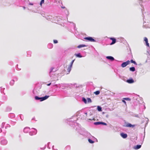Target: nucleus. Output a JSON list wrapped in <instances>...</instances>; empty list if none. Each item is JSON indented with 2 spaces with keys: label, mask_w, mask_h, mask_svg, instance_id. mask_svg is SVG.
Listing matches in <instances>:
<instances>
[{
  "label": "nucleus",
  "mask_w": 150,
  "mask_h": 150,
  "mask_svg": "<svg viewBox=\"0 0 150 150\" xmlns=\"http://www.w3.org/2000/svg\"><path fill=\"white\" fill-rule=\"evenodd\" d=\"M77 118L75 116H73L71 118H69L67 120L68 123L70 125L74 127L77 126L78 124L75 122Z\"/></svg>",
  "instance_id": "f257e3e1"
},
{
  "label": "nucleus",
  "mask_w": 150,
  "mask_h": 150,
  "mask_svg": "<svg viewBox=\"0 0 150 150\" xmlns=\"http://www.w3.org/2000/svg\"><path fill=\"white\" fill-rule=\"evenodd\" d=\"M77 115L79 116L81 119H85L87 117V113L86 112H83L80 111L77 112Z\"/></svg>",
  "instance_id": "f03ea898"
},
{
  "label": "nucleus",
  "mask_w": 150,
  "mask_h": 150,
  "mask_svg": "<svg viewBox=\"0 0 150 150\" xmlns=\"http://www.w3.org/2000/svg\"><path fill=\"white\" fill-rule=\"evenodd\" d=\"M76 129L80 134L84 136H86V134L87 132L85 131V129L84 128H81L79 127H76Z\"/></svg>",
  "instance_id": "7ed1b4c3"
},
{
  "label": "nucleus",
  "mask_w": 150,
  "mask_h": 150,
  "mask_svg": "<svg viewBox=\"0 0 150 150\" xmlns=\"http://www.w3.org/2000/svg\"><path fill=\"white\" fill-rule=\"evenodd\" d=\"M49 97V96L47 95L43 97H39L38 96H35V99L36 100H39L40 101H42L47 99Z\"/></svg>",
  "instance_id": "20e7f679"
},
{
  "label": "nucleus",
  "mask_w": 150,
  "mask_h": 150,
  "mask_svg": "<svg viewBox=\"0 0 150 150\" xmlns=\"http://www.w3.org/2000/svg\"><path fill=\"white\" fill-rule=\"evenodd\" d=\"M82 100L83 102L85 104H87V103H91L92 102V100L91 98H87V100L84 97H82Z\"/></svg>",
  "instance_id": "39448f33"
},
{
  "label": "nucleus",
  "mask_w": 150,
  "mask_h": 150,
  "mask_svg": "<svg viewBox=\"0 0 150 150\" xmlns=\"http://www.w3.org/2000/svg\"><path fill=\"white\" fill-rule=\"evenodd\" d=\"M32 130L29 132V134L30 136H32L36 134L37 133V130L36 129L33 128Z\"/></svg>",
  "instance_id": "423d86ee"
},
{
  "label": "nucleus",
  "mask_w": 150,
  "mask_h": 150,
  "mask_svg": "<svg viewBox=\"0 0 150 150\" xmlns=\"http://www.w3.org/2000/svg\"><path fill=\"white\" fill-rule=\"evenodd\" d=\"M84 39L91 42H96V41L91 37H86Z\"/></svg>",
  "instance_id": "0eeeda50"
},
{
  "label": "nucleus",
  "mask_w": 150,
  "mask_h": 150,
  "mask_svg": "<svg viewBox=\"0 0 150 150\" xmlns=\"http://www.w3.org/2000/svg\"><path fill=\"white\" fill-rule=\"evenodd\" d=\"M130 63V61L129 60H127L126 62H123L121 64V66L124 68L126 67L127 65L129 64Z\"/></svg>",
  "instance_id": "6e6552de"
},
{
  "label": "nucleus",
  "mask_w": 150,
  "mask_h": 150,
  "mask_svg": "<svg viewBox=\"0 0 150 150\" xmlns=\"http://www.w3.org/2000/svg\"><path fill=\"white\" fill-rule=\"evenodd\" d=\"M94 124L95 125H107V124L103 122H97L94 123Z\"/></svg>",
  "instance_id": "1a4fd4ad"
},
{
  "label": "nucleus",
  "mask_w": 150,
  "mask_h": 150,
  "mask_svg": "<svg viewBox=\"0 0 150 150\" xmlns=\"http://www.w3.org/2000/svg\"><path fill=\"white\" fill-rule=\"evenodd\" d=\"M109 39L110 40H112V42L110 44V45H113L116 42L117 40L115 38H114L111 37L109 38Z\"/></svg>",
  "instance_id": "9d476101"
},
{
  "label": "nucleus",
  "mask_w": 150,
  "mask_h": 150,
  "mask_svg": "<svg viewBox=\"0 0 150 150\" xmlns=\"http://www.w3.org/2000/svg\"><path fill=\"white\" fill-rule=\"evenodd\" d=\"M106 58L110 60L111 61H113L114 60H115L116 61H118L117 60L115 59L112 56H107L106 57Z\"/></svg>",
  "instance_id": "9b49d317"
},
{
  "label": "nucleus",
  "mask_w": 150,
  "mask_h": 150,
  "mask_svg": "<svg viewBox=\"0 0 150 150\" xmlns=\"http://www.w3.org/2000/svg\"><path fill=\"white\" fill-rule=\"evenodd\" d=\"M126 82L129 83L131 84L134 82V81L132 78H130L129 79H127Z\"/></svg>",
  "instance_id": "f8f14e48"
},
{
  "label": "nucleus",
  "mask_w": 150,
  "mask_h": 150,
  "mask_svg": "<svg viewBox=\"0 0 150 150\" xmlns=\"http://www.w3.org/2000/svg\"><path fill=\"white\" fill-rule=\"evenodd\" d=\"M8 142L6 139H2L1 141V144L3 145H5L7 144Z\"/></svg>",
  "instance_id": "ddd939ff"
},
{
  "label": "nucleus",
  "mask_w": 150,
  "mask_h": 150,
  "mask_svg": "<svg viewBox=\"0 0 150 150\" xmlns=\"http://www.w3.org/2000/svg\"><path fill=\"white\" fill-rule=\"evenodd\" d=\"M125 126L127 127H133L135 126V125H133L130 123H127Z\"/></svg>",
  "instance_id": "4468645a"
},
{
  "label": "nucleus",
  "mask_w": 150,
  "mask_h": 150,
  "mask_svg": "<svg viewBox=\"0 0 150 150\" xmlns=\"http://www.w3.org/2000/svg\"><path fill=\"white\" fill-rule=\"evenodd\" d=\"M144 40L146 43V45L148 47H149V45L148 42V39L146 37L144 38Z\"/></svg>",
  "instance_id": "2eb2a0df"
},
{
  "label": "nucleus",
  "mask_w": 150,
  "mask_h": 150,
  "mask_svg": "<svg viewBox=\"0 0 150 150\" xmlns=\"http://www.w3.org/2000/svg\"><path fill=\"white\" fill-rule=\"evenodd\" d=\"M121 136L123 138H126L127 137V134L122 132L120 133Z\"/></svg>",
  "instance_id": "dca6fc26"
},
{
  "label": "nucleus",
  "mask_w": 150,
  "mask_h": 150,
  "mask_svg": "<svg viewBox=\"0 0 150 150\" xmlns=\"http://www.w3.org/2000/svg\"><path fill=\"white\" fill-rule=\"evenodd\" d=\"M141 146H142L141 145H137L135 146H134L133 147V149L135 150H137L140 148L141 147Z\"/></svg>",
  "instance_id": "f3484780"
},
{
  "label": "nucleus",
  "mask_w": 150,
  "mask_h": 150,
  "mask_svg": "<svg viewBox=\"0 0 150 150\" xmlns=\"http://www.w3.org/2000/svg\"><path fill=\"white\" fill-rule=\"evenodd\" d=\"M30 128L29 127H26L23 129V132L24 133H27L30 130Z\"/></svg>",
  "instance_id": "a211bd4d"
},
{
  "label": "nucleus",
  "mask_w": 150,
  "mask_h": 150,
  "mask_svg": "<svg viewBox=\"0 0 150 150\" xmlns=\"http://www.w3.org/2000/svg\"><path fill=\"white\" fill-rule=\"evenodd\" d=\"M54 69V68L53 67H52L50 69V72H49V74H50H50L52 72H54L56 71V70H53V69Z\"/></svg>",
  "instance_id": "6ab92c4d"
},
{
  "label": "nucleus",
  "mask_w": 150,
  "mask_h": 150,
  "mask_svg": "<svg viewBox=\"0 0 150 150\" xmlns=\"http://www.w3.org/2000/svg\"><path fill=\"white\" fill-rule=\"evenodd\" d=\"M87 45H85L84 44H81L79 45L77 47L79 48H81L84 47H86Z\"/></svg>",
  "instance_id": "aec40b11"
},
{
  "label": "nucleus",
  "mask_w": 150,
  "mask_h": 150,
  "mask_svg": "<svg viewBox=\"0 0 150 150\" xmlns=\"http://www.w3.org/2000/svg\"><path fill=\"white\" fill-rule=\"evenodd\" d=\"M75 55L77 57L79 58L82 57L83 56L81 54V53H79L77 54H75Z\"/></svg>",
  "instance_id": "412c9836"
},
{
  "label": "nucleus",
  "mask_w": 150,
  "mask_h": 150,
  "mask_svg": "<svg viewBox=\"0 0 150 150\" xmlns=\"http://www.w3.org/2000/svg\"><path fill=\"white\" fill-rule=\"evenodd\" d=\"M53 45L51 43H49L47 45V47L49 49H51L53 47Z\"/></svg>",
  "instance_id": "4be33fe9"
},
{
  "label": "nucleus",
  "mask_w": 150,
  "mask_h": 150,
  "mask_svg": "<svg viewBox=\"0 0 150 150\" xmlns=\"http://www.w3.org/2000/svg\"><path fill=\"white\" fill-rule=\"evenodd\" d=\"M15 82V80L14 79H12L11 81L10 82V85L11 86H13Z\"/></svg>",
  "instance_id": "5701e85b"
},
{
  "label": "nucleus",
  "mask_w": 150,
  "mask_h": 150,
  "mask_svg": "<svg viewBox=\"0 0 150 150\" xmlns=\"http://www.w3.org/2000/svg\"><path fill=\"white\" fill-rule=\"evenodd\" d=\"M129 70L131 71L134 72L136 70L135 68L134 67H133L129 68Z\"/></svg>",
  "instance_id": "b1692460"
},
{
  "label": "nucleus",
  "mask_w": 150,
  "mask_h": 150,
  "mask_svg": "<svg viewBox=\"0 0 150 150\" xmlns=\"http://www.w3.org/2000/svg\"><path fill=\"white\" fill-rule=\"evenodd\" d=\"M97 109L100 112L102 111V108L101 107L99 106H97Z\"/></svg>",
  "instance_id": "393cba45"
},
{
  "label": "nucleus",
  "mask_w": 150,
  "mask_h": 150,
  "mask_svg": "<svg viewBox=\"0 0 150 150\" xmlns=\"http://www.w3.org/2000/svg\"><path fill=\"white\" fill-rule=\"evenodd\" d=\"M88 142L91 144H93L94 143V141L91 139L89 138L88 139Z\"/></svg>",
  "instance_id": "a878e982"
},
{
  "label": "nucleus",
  "mask_w": 150,
  "mask_h": 150,
  "mask_svg": "<svg viewBox=\"0 0 150 150\" xmlns=\"http://www.w3.org/2000/svg\"><path fill=\"white\" fill-rule=\"evenodd\" d=\"M130 61L131 63H133L135 65H137V64L136 62L135 61H134L133 59H131Z\"/></svg>",
  "instance_id": "bb28decb"
},
{
  "label": "nucleus",
  "mask_w": 150,
  "mask_h": 150,
  "mask_svg": "<svg viewBox=\"0 0 150 150\" xmlns=\"http://www.w3.org/2000/svg\"><path fill=\"white\" fill-rule=\"evenodd\" d=\"M75 59H74V60H73L71 62V63H70V64L69 66V67H72V65H73V64L75 61Z\"/></svg>",
  "instance_id": "cd10ccee"
},
{
  "label": "nucleus",
  "mask_w": 150,
  "mask_h": 150,
  "mask_svg": "<svg viewBox=\"0 0 150 150\" xmlns=\"http://www.w3.org/2000/svg\"><path fill=\"white\" fill-rule=\"evenodd\" d=\"M100 93V92L99 91H97L94 92V93L96 95H98Z\"/></svg>",
  "instance_id": "c85d7f7f"
},
{
  "label": "nucleus",
  "mask_w": 150,
  "mask_h": 150,
  "mask_svg": "<svg viewBox=\"0 0 150 150\" xmlns=\"http://www.w3.org/2000/svg\"><path fill=\"white\" fill-rule=\"evenodd\" d=\"M71 67H69L67 68V71L68 72V73H67V74H68L69 73H70L71 70Z\"/></svg>",
  "instance_id": "c756f323"
},
{
  "label": "nucleus",
  "mask_w": 150,
  "mask_h": 150,
  "mask_svg": "<svg viewBox=\"0 0 150 150\" xmlns=\"http://www.w3.org/2000/svg\"><path fill=\"white\" fill-rule=\"evenodd\" d=\"M124 99L126 100L130 101L131 100L130 98H124Z\"/></svg>",
  "instance_id": "7c9ffc66"
},
{
  "label": "nucleus",
  "mask_w": 150,
  "mask_h": 150,
  "mask_svg": "<svg viewBox=\"0 0 150 150\" xmlns=\"http://www.w3.org/2000/svg\"><path fill=\"white\" fill-rule=\"evenodd\" d=\"M5 89L4 88H1V93H3L4 94H5V93H4V91Z\"/></svg>",
  "instance_id": "2f4dec72"
},
{
  "label": "nucleus",
  "mask_w": 150,
  "mask_h": 150,
  "mask_svg": "<svg viewBox=\"0 0 150 150\" xmlns=\"http://www.w3.org/2000/svg\"><path fill=\"white\" fill-rule=\"evenodd\" d=\"M44 2V0H41L40 3V5L42 6V4Z\"/></svg>",
  "instance_id": "473e14b6"
},
{
  "label": "nucleus",
  "mask_w": 150,
  "mask_h": 150,
  "mask_svg": "<svg viewBox=\"0 0 150 150\" xmlns=\"http://www.w3.org/2000/svg\"><path fill=\"white\" fill-rule=\"evenodd\" d=\"M4 125H5L4 122H3L2 123L1 125V128H3L4 127Z\"/></svg>",
  "instance_id": "72a5a7b5"
},
{
  "label": "nucleus",
  "mask_w": 150,
  "mask_h": 150,
  "mask_svg": "<svg viewBox=\"0 0 150 150\" xmlns=\"http://www.w3.org/2000/svg\"><path fill=\"white\" fill-rule=\"evenodd\" d=\"M53 42L54 44H56L58 43V42L57 40H53Z\"/></svg>",
  "instance_id": "f704fd0d"
},
{
  "label": "nucleus",
  "mask_w": 150,
  "mask_h": 150,
  "mask_svg": "<svg viewBox=\"0 0 150 150\" xmlns=\"http://www.w3.org/2000/svg\"><path fill=\"white\" fill-rule=\"evenodd\" d=\"M18 78L17 77H15L13 78V79H14V80H15V81H18Z\"/></svg>",
  "instance_id": "c9c22d12"
},
{
  "label": "nucleus",
  "mask_w": 150,
  "mask_h": 150,
  "mask_svg": "<svg viewBox=\"0 0 150 150\" xmlns=\"http://www.w3.org/2000/svg\"><path fill=\"white\" fill-rule=\"evenodd\" d=\"M22 116H23V115H20L19 116L20 117L21 119V120H23V117H22Z\"/></svg>",
  "instance_id": "e433bc0d"
},
{
  "label": "nucleus",
  "mask_w": 150,
  "mask_h": 150,
  "mask_svg": "<svg viewBox=\"0 0 150 150\" xmlns=\"http://www.w3.org/2000/svg\"><path fill=\"white\" fill-rule=\"evenodd\" d=\"M50 143V142H49L47 144V148L50 149V147L49 146V144Z\"/></svg>",
  "instance_id": "4c0bfd02"
},
{
  "label": "nucleus",
  "mask_w": 150,
  "mask_h": 150,
  "mask_svg": "<svg viewBox=\"0 0 150 150\" xmlns=\"http://www.w3.org/2000/svg\"><path fill=\"white\" fill-rule=\"evenodd\" d=\"M66 148L67 149H69L70 148V146H66Z\"/></svg>",
  "instance_id": "58836bf2"
},
{
  "label": "nucleus",
  "mask_w": 150,
  "mask_h": 150,
  "mask_svg": "<svg viewBox=\"0 0 150 150\" xmlns=\"http://www.w3.org/2000/svg\"><path fill=\"white\" fill-rule=\"evenodd\" d=\"M69 23H72L74 25V27H75V24H74L73 22H69Z\"/></svg>",
  "instance_id": "ea45409f"
},
{
  "label": "nucleus",
  "mask_w": 150,
  "mask_h": 150,
  "mask_svg": "<svg viewBox=\"0 0 150 150\" xmlns=\"http://www.w3.org/2000/svg\"><path fill=\"white\" fill-rule=\"evenodd\" d=\"M66 11L67 12V13H66V15L67 16H68V14H69V13H68V11L66 9Z\"/></svg>",
  "instance_id": "a19ab883"
},
{
  "label": "nucleus",
  "mask_w": 150,
  "mask_h": 150,
  "mask_svg": "<svg viewBox=\"0 0 150 150\" xmlns=\"http://www.w3.org/2000/svg\"><path fill=\"white\" fill-rule=\"evenodd\" d=\"M54 146H52V149H53V150H57V149H54Z\"/></svg>",
  "instance_id": "79ce46f5"
},
{
  "label": "nucleus",
  "mask_w": 150,
  "mask_h": 150,
  "mask_svg": "<svg viewBox=\"0 0 150 150\" xmlns=\"http://www.w3.org/2000/svg\"><path fill=\"white\" fill-rule=\"evenodd\" d=\"M18 65L17 64V69H18V70H20L21 69L18 68Z\"/></svg>",
  "instance_id": "37998d69"
},
{
  "label": "nucleus",
  "mask_w": 150,
  "mask_h": 150,
  "mask_svg": "<svg viewBox=\"0 0 150 150\" xmlns=\"http://www.w3.org/2000/svg\"><path fill=\"white\" fill-rule=\"evenodd\" d=\"M33 3H30V2L29 3V5H33Z\"/></svg>",
  "instance_id": "c03bdc74"
},
{
  "label": "nucleus",
  "mask_w": 150,
  "mask_h": 150,
  "mask_svg": "<svg viewBox=\"0 0 150 150\" xmlns=\"http://www.w3.org/2000/svg\"><path fill=\"white\" fill-rule=\"evenodd\" d=\"M31 10L33 12H34V13H37V11H34L33 10Z\"/></svg>",
  "instance_id": "a18cd8bd"
},
{
  "label": "nucleus",
  "mask_w": 150,
  "mask_h": 150,
  "mask_svg": "<svg viewBox=\"0 0 150 150\" xmlns=\"http://www.w3.org/2000/svg\"><path fill=\"white\" fill-rule=\"evenodd\" d=\"M51 83H48V84H47V86H50L51 85Z\"/></svg>",
  "instance_id": "49530a36"
},
{
  "label": "nucleus",
  "mask_w": 150,
  "mask_h": 150,
  "mask_svg": "<svg viewBox=\"0 0 150 150\" xmlns=\"http://www.w3.org/2000/svg\"><path fill=\"white\" fill-rule=\"evenodd\" d=\"M147 123H146V125H145V126H146V125H147V124H148V120H149L148 119V118H147Z\"/></svg>",
  "instance_id": "de8ad7c7"
},
{
  "label": "nucleus",
  "mask_w": 150,
  "mask_h": 150,
  "mask_svg": "<svg viewBox=\"0 0 150 150\" xmlns=\"http://www.w3.org/2000/svg\"><path fill=\"white\" fill-rule=\"evenodd\" d=\"M122 102L125 103H126V101L125 100H122Z\"/></svg>",
  "instance_id": "09e8293b"
},
{
  "label": "nucleus",
  "mask_w": 150,
  "mask_h": 150,
  "mask_svg": "<svg viewBox=\"0 0 150 150\" xmlns=\"http://www.w3.org/2000/svg\"><path fill=\"white\" fill-rule=\"evenodd\" d=\"M61 8H65V7L64 6H61Z\"/></svg>",
  "instance_id": "8fccbe9b"
},
{
  "label": "nucleus",
  "mask_w": 150,
  "mask_h": 150,
  "mask_svg": "<svg viewBox=\"0 0 150 150\" xmlns=\"http://www.w3.org/2000/svg\"><path fill=\"white\" fill-rule=\"evenodd\" d=\"M2 132V130L0 128V132Z\"/></svg>",
  "instance_id": "3c124183"
},
{
  "label": "nucleus",
  "mask_w": 150,
  "mask_h": 150,
  "mask_svg": "<svg viewBox=\"0 0 150 150\" xmlns=\"http://www.w3.org/2000/svg\"><path fill=\"white\" fill-rule=\"evenodd\" d=\"M28 53H30V52H29H29H27V53L28 54Z\"/></svg>",
  "instance_id": "603ef678"
},
{
  "label": "nucleus",
  "mask_w": 150,
  "mask_h": 150,
  "mask_svg": "<svg viewBox=\"0 0 150 150\" xmlns=\"http://www.w3.org/2000/svg\"><path fill=\"white\" fill-rule=\"evenodd\" d=\"M23 9H25V6H23Z\"/></svg>",
  "instance_id": "864d4df0"
},
{
  "label": "nucleus",
  "mask_w": 150,
  "mask_h": 150,
  "mask_svg": "<svg viewBox=\"0 0 150 150\" xmlns=\"http://www.w3.org/2000/svg\"><path fill=\"white\" fill-rule=\"evenodd\" d=\"M88 120H92V119H88Z\"/></svg>",
  "instance_id": "5fc2aeb1"
},
{
  "label": "nucleus",
  "mask_w": 150,
  "mask_h": 150,
  "mask_svg": "<svg viewBox=\"0 0 150 150\" xmlns=\"http://www.w3.org/2000/svg\"><path fill=\"white\" fill-rule=\"evenodd\" d=\"M143 20H144V18H143ZM144 21V22L143 23L144 24V23H146V22L145 21Z\"/></svg>",
  "instance_id": "6e6d98bb"
},
{
  "label": "nucleus",
  "mask_w": 150,
  "mask_h": 150,
  "mask_svg": "<svg viewBox=\"0 0 150 150\" xmlns=\"http://www.w3.org/2000/svg\"><path fill=\"white\" fill-rule=\"evenodd\" d=\"M35 90V89H34V90H33V93H34V92Z\"/></svg>",
  "instance_id": "4d7b16f0"
},
{
  "label": "nucleus",
  "mask_w": 150,
  "mask_h": 150,
  "mask_svg": "<svg viewBox=\"0 0 150 150\" xmlns=\"http://www.w3.org/2000/svg\"><path fill=\"white\" fill-rule=\"evenodd\" d=\"M108 115H107L106 116V117H108Z\"/></svg>",
  "instance_id": "13d9d810"
},
{
  "label": "nucleus",
  "mask_w": 150,
  "mask_h": 150,
  "mask_svg": "<svg viewBox=\"0 0 150 150\" xmlns=\"http://www.w3.org/2000/svg\"><path fill=\"white\" fill-rule=\"evenodd\" d=\"M144 137H145V135L144 136V137H143V140L144 139Z\"/></svg>",
  "instance_id": "bf43d9fd"
},
{
  "label": "nucleus",
  "mask_w": 150,
  "mask_h": 150,
  "mask_svg": "<svg viewBox=\"0 0 150 150\" xmlns=\"http://www.w3.org/2000/svg\"><path fill=\"white\" fill-rule=\"evenodd\" d=\"M143 10L142 9V12L143 13Z\"/></svg>",
  "instance_id": "052dcab7"
},
{
  "label": "nucleus",
  "mask_w": 150,
  "mask_h": 150,
  "mask_svg": "<svg viewBox=\"0 0 150 150\" xmlns=\"http://www.w3.org/2000/svg\"><path fill=\"white\" fill-rule=\"evenodd\" d=\"M31 56V54H29V56Z\"/></svg>",
  "instance_id": "680f3d73"
},
{
  "label": "nucleus",
  "mask_w": 150,
  "mask_h": 150,
  "mask_svg": "<svg viewBox=\"0 0 150 150\" xmlns=\"http://www.w3.org/2000/svg\"><path fill=\"white\" fill-rule=\"evenodd\" d=\"M34 118H32V120H34Z\"/></svg>",
  "instance_id": "e2e57ef3"
},
{
  "label": "nucleus",
  "mask_w": 150,
  "mask_h": 150,
  "mask_svg": "<svg viewBox=\"0 0 150 150\" xmlns=\"http://www.w3.org/2000/svg\"><path fill=\"white\" fill-rule=\"evenodd\" d=\"M136 117H138V115L136 116Z\"/></svg>",
  "instance_id": "0e129e2a"
},
{
  "label": "nucleus",
  "mask_w": 150,
  "mask_h": 150,
  "mask_svg": "<svg viewBox=\"0 0 150 150\" xmlns=\"http://www.w3.org/2000/svg\"><path fill=\"white\" fill-rule=\"evenodd\" d=\"M15 124V123L14 122L13 123V125H14Z\"/></svg>",
  "instance_id": "69168bd1"
},
{
  "label": "nucleus",
  "mask_w": 150,
  "mask_h": 150,
  "mask_svg": "<svg viewBox=\"0 0 150 150\" xmlns=\"http://www.w3.org/2000/svg\"><path fill=\"white\" fill-rule=\"evenodd\" d=\"M47 19H48V18L47 17Z\"/></svg>",
  "instance_id": "338daca9"
},
{
  "label": "nucleus",
  "mask_w": 150,
  "mask_h": 150,
  "mask_svg": "<svg viewBox=\"0 0 150 150\" xmlns=\"http://www.w3.org/2000/svg\"><path fill=\"white\" fill-rule=\"evenodd\" d=\"M56 70V69H53V70Z\"/></svg>",
  "instance_id": "774afa93"
}]
</instances>
